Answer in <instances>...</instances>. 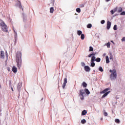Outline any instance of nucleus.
I'll list each match as a JSON object with an SVG mask.
<instances>
[{"instance_id":"nucleus-10","label":"nucleus","mask_w":125,"mask_h":125,"mask_svg":"<svg viewBox=\"0 0 125 125\" xmlns=\"http://www.w3.org/2000/svg\"><path fill=\"white\" fill-rule=\"evenodd\" d=\"M0 58H4V52L3 51H0Z\"/></svg>"},{"instance_id":"nucleus-41","label":"nucleus","mask_w":125,"mask_h":125,"mask_svg":"<svg viewBox=\"0 0 125 125\" xmlns=\"http://www.w3.org/2000/svg\"><path fill=\"white\" fill-rule=\"evenodd\" d=\"M111 42H112V43H114V41H111Z\"/></svg>"},{"instance_id":"nucleus-27","label":"nucleus","mask_w":125,"mask_h":125,"mask_svg":"<svg viewBox=\"0 0 125 125\" xmlns=\"http://www.w3.org/2000/svg\"><path fill=\"white\" fill-rule=\"evenodd\" d=\"M76 11H77V12H78V13H80L81 12V8H77L76 9Z\"/></svg>"},{"instance_id":"nucleus-4","label":"nucleus","mask_w":125,"mask_h":125,"mask_svg":"<svg viewBox=\"0 0 125 125\" xmlns=\"http://www.w3.org/2000/svg\"><path fill=\"white\" fill-rule=\"evenodd\" d=\"M101 61V59H100V58H96L95 56H93L91 59V62H94V61H96V62H100Z\"/></svg>"},{"instance_id":"nucleus-44","label":"nucleus","mask_w":125,"mask_h":125,"mask_svg":"<svg viewBox=\"0 0 125 125\" xmlns=\"http://www.w3.org/2000/svg\"><path fill=\"white\" fill-rule=\"evenodd\" d=\"M0 87H1V86L0 84Z\"/></svg>"},{"instance_id":"nucleus-21","label":"nucleus","mask_w":125,"mask_h":125,"mask_svg":"<svg viewBox=\"0 0 125 125\" xmlns=\"http://www.w3.org/2000/svg\"><path fill=\"white\" fill-rule=\"evenodd\" d=\"M54 11V8L53 7H51L50 8V13H53Z\"/></svg>"},{"instance_id":"nucleus-22","label":"nucleus","mask_w":125,"mask_h":125,"mask_svg":"<svg viewBox=\"0 0 125 125\" xmlns=\"http://www.w3.org/2000/svg\"><path fill=\"white\" fill-rule=\"evenodd\" d=\"M110 45H111V42H108L107 43V44H106L107 47L108 48H110Z\"/></svg>"},{"instance_id":"nucleus-34","label":"nucleus","mask_w":125,"mask_h":125,"mask_svg":"<svg viewBox=\"0 0 125 125\" xmlns=\"http://www.w3.org/2000/svg\"><path fill=\"white\" fill-rule=\"evenodd\" d=\"M122 42H125V37H123L122 39Z\"/></svg>"},{"instance_id":"nucleus-39","label":"nucleus","mask_w":125,"mask_h":125,"mask_svg":"<svg viewBox=\"0 0 125 125\" xmlns=\"http://www.w3.org/2000/svg\"><path fill=\"white\" fill-rule=\"evenodd\" d=\"M82 7H84V5L83 4L82 5Z\"/></svg>"},{"instance_id":"nucleus-23","label":"nucleus","mask_w":125,"mask_h":125,"mask_svg":"<svg viewBox=\"0 0 125 125\" xmlns=\"http://www.w3.org/2000/svg\"><path fill=\"white\" fill-rule=\"evenodd\" d=\"M113 29L114 30V31H117L118 30V27H117L116 24L114 25L113 27Z\"/></svg>"},{"instance_id":"nucleus-3","label":"nucleus","mask_w":125,"mask_h":125,"mask_svg":"<svg viewBox=\"0 0 125 125\" xmlns=\"http://www.w3.org/2000/svg\"><path fill=\"white\" fill-rule=\"evenodd\" d=\"M0 26L2 28V31L4 32H7V26L5 23L3 22H2L0 23Z\"/></svg>"},{"instance_id":"nucleus-42","label":"nucleus","mask_w":125,"mask_h":125,"mask_svg":"<svg viewBox=\"0 0 125 125\" xmlns=\"http://www.w3.org/2000/svg\"><path fill=\"white\" fill-rule=\"evenodd\" d=\"M110 57H113V56L111 55V56H110Z\"/></svg>"},{"instance_id":"nucleus-8","label":"nucleus","mask_w":125,"mask_h":125,"mask_svg":"<svg viewBox=\"0 0 125 125\" xmlns=\"http://www.w3.org/2000/svg\"><path fill=\"white\" fill-rule=\"evenodd\" d=\"M84 70L86 72H89L90 71V67L88 66H85Z\"/></svg>"},{"instance_id":"nucleus-17","label":"nucleus","mask_w":125,"mask_h":125,"mask_svg":"<svg viewBox=\"0 0 125 125\" xmlns=\"http://www.w3.org/2000/svg\"><path fill=\"white\" fill-rule=\"evenodd\" d=\"M82 85L83 87H86V86H87V84H86L85 82H83L82 83Z\"/></svg>"},{"instance_id":"nucleus-43","label":"nucleus","mask_w":125,"mask_h":125,"mask_svg":"<svg viewBox=\"0 0 125 125\" xmlns=\"http://www.w3.org/2000/svg\"><path fill=\"white\" fill-rule=\"evenodd\" d=\"M12 90L13 91V88H12Z\"/></svg>"},{"instance_id":"nucleus-28","label":"nucleus","mask_w":125,"mask_h":125,"mask_svg":"<svg viewBox=\"0 0 125 125\" xmlns=\"http://www.w3.org/2000/svg\"><path fill=\"white\" fill-rule=\"evenodd\" d=\"M81 40H84V34H82L81 36Z\"/></svg>"},{"instance_id":"nucleus-9","label":"nucleus","mask_w":125,"mask_h":125,"mask_svg":"<svg viewBox=\"0 0 125 125\" xmlns=\"http://www.w3.org/2000/svg\"><path fill=\"white\" fill-rule=\"evenodd\" d=\"M12 70L13 73H17V68L16 67L13 66Z\"/></svg>"},{"instance_id":"nucleus-2","label":"nucleus","mask_w":125,"mask_h":125,"mask_svg":"<svg viewBox=\"0 0 125 125\" xmlns=\"http://www.w3.org/2000/svg\"><path fill=\"white\" fill-rule=\"evenodd\" d=\"M109 72L110 73H111L110 76L111 80H115L117 79V71H116V69H114L113 70L110 69Z\"/></svg>"},{"instance_id":"nucleus-12","label":"nucleus","mask_w":125,"mask_h":125,"mask_svg":"<svg viewBox=\"0 0 125 125\" xmlns=\"http://www.w3.org/2000/svg\"><path fill=\"white\" fill-rule=\"evenodd\" d=\"M87 113V111H86V110H84L82 112V115L84 116V115H86Z\"/></svg>"},{"instance_id":"nucleus-45","label":"nucleus","mask_w":125,"mask_h":125,"mask_svg":"<svg viewBox=\"0 0 125 125\" xmlns=\"http://www.w3.org/2000/svg\"><path fill=\"white\" fill-rule=\"evenodd\" d=\"M110 59H112V58L110 57Z\"/></svg>"},{"instance_id":"nucleus-7","label":"nucleus","mask_w":125,"mask_h":125,"mask_svg":"<svg viewBox=\"0 0 125 125\" xmlns=\"http://www.w3.org/2000/svg\"><path fill=\"white\" fill-rule=\"evenodd\" d=\"M111 23L110 22V21H108L107 22V30H109L110 28H111Z\"/></svg>"},{"instance_id":"nucleus-1","label":"nucleus","mask_w":125,"mask_h":125,"mask_svg":"<svg viewBox=\"0 0 125 125\" xmlns=\"http://www.w3.org/2000/svg\"><path fill=\"white\" fill-rule=\"evenodd\" d=\"M16 62L18 69H20L22 66V53L21 51H18L16 54Z\"/></svg>"},{"instance_id":"nucleus-35","label":"nucleus","mask_w":125,"mask_h":125,"mask_svg":"<svg viewBox=\"0 0 125 125\" xmlns=\"http://www.w3.org/2000/svg\"><path fill=\"white\" fill-rule=\"evenodd\" d=\"M121 15H125V12H123L121 13Z\"/></svg>"},{"instance_id":"nucleus-37","label":"nucleus","mask_w":125,"mask_h":125,"mask_svg":"<svg viewBox=\"0 0 125 125\" xmlns=\"http://www.w3.org/2000/svg\"><path fill=\"white\" fill-rule=\"evenodd\" d=\"M14 31L15 36H17V33L16 32V31H15V30H14Z\"/></svg>"},{"instance_id":"nucleus-32","label":"nucleus","mask_w":125,"mask_h":125,"mask_svg":"<svg viewBox=\"0 0 125 125\" xmlns=\"http://www.w3.org/2000/svg\"><path fill=\"white\" fill-rule=\"evenodd\" d=\"M115 122L117 123L118 124H119V123H120V120L119 119H116L115 120Z\"/></svg>"},{"instance_id":"nucleus-29","label":"nucleus","mask_w":125,"mask_h":125,"mask_svg":"<svg viewBox=\"0 0 125 125\" xmlns=\"http://www.w3.org/2000/svg\"><path fill=\"white\" fill-rule=\"evenodd\" d=\"M99 70L100 72H103L104 70L103 68H102V67L100 66L99 68Z\"/></svg>"},{"instance_id":"nucleus-38","label":"nucleus","mask_w":125,"mask_h":125,"mask_svg":"<svg viewBox=\"0 0 125 125\" xmlns=\"http://www.w3.org/2000/svg\"><path fill=\"white\" fill-rule=\"evenodd\" d=\"M110 0H105V1L108 2V1H110Z\"/></svg>"},{"instance_id":"nucleus-16","label":"nucleus","mask_w":125,"mask_h":125,"mask_svg":"<svg viewBox=\"0 0 125 125\" xmlns=\"http://www.w3.org/2000/svg\"><path fill=\"white\" fill-rule=\"evenodd\" d=\"M110 92H106L105 93H104V95L102 96V98H104V97H106V96H107V95H108V94H109Z\"/></svg>"},{"instance_id":"nucleus-11","label":"nucleus","mask_w":125,"mask_h":125,"mask_svg":"<svg viewBox=\"0 0 125 125\" xmlns=\"http://www.w3.org/2000/svg\"><path fill=\"white\" fill-rule=\"evenodd\" d=\"M17 6L19 7V8H21L22 10H23V8H22V5H21V2H19L17 3Z\"/></svg>"},{"instance_id":"nucleus-46","label":"nucleus","mask_w":125,"mask_h":125,"mask_svg":"<svg viewBox=\"0 0 125 125\" xmlns=\"http://www.w3.org/2000/svg\"><path fill=\"white\" fill-rule=\"evenodd\" d=\"M83 65H84V63H83Z\"/></svg>"},{"instance_id":"nucleus-19","label":"nucleus","mask_w":125,"mask_h":125,"mask_svg":"<svg viewBox=\"0 0 125 125\" xmlns=\"http://www.w3.org/2000/svg\"><path fill=\"white\" fill-rule=\"evenodd\" d=\"M91 27H92V24H91V23H89L87 25V28L88 29H90V28H91Z\"/></svg>"},{"instance_id":"nucleus-26","label":"nucleus","mask_w":125,"mask_h":125,"mask_svg":"<svg viewBox=\"0 0 125 125\" xmlns=\"http://www.w3.org/2000/svg\"><path fill=\"white\" fill-rule=\"evenodd\" d=\"M81 123L82 124H85V123H86V121L85 119H83L81 121Z\"/></svg>"},{"instance_id":"nucleus-20","label":"nucleus","mask_w":125,"mask_h":125,"mask_svg":"<svg viewBox=\"0 0 125 125\" xmlns=\"http://www.w3.org/2000/svg\"><path fill=\"white\" fill-rule=\"evenodd\" d=\"M77 34H78V36H81V35H83V34H83V32H82V31H81V30H78V31H77Z\"/></svg>"},{"instance_id":"nucleus-18","label":"nucleus","mask_w":125,"mask_h":125,"mask_svg":"<svg viewBox=\"0 0 125 125\" xmlns=\"http://www.w3.org/2000/svg\"><path fill=\"white\" fill-rule=\"evenodd\" d=\"M85 92L88 95L90 94V92H89V90H88L87 88L85 89Z\"/></svg>"},{"instance_id":"nucleus-5","label":"nucleus","mask_w":125,"mask_h":125,"mask_svg":"<svg viewBox=\"0 0 125 125\" xmlns=\"http://www.w3.org/2000/svg\"><path fill=\"white\" fill-rule=\"evenodd\" d=\"M84 94V92H83V90L81 89L80 90L79 96L81 97V100H83V95Z\"/></svg>"},{"instance_id":"nucleus-13","label":"nucleus","mask_w":125,"mask_h":125,"mask_svg":"<svg viewBox=\"0 0 125 125\" xmlns=\"http://www.w3.org/2000/svg\"><path fill=\"white\" fill-rule=\"evenodd\" d=\"M108 90H110V88H107L105 89L102 92V93H106V92H107Z\"/></svg>"},{"instance_id":"nucleus-33","label":"nucleus","mask_w":125,"mask_h":125,"mask_svg":"<svg viewBox=\"0 0 125 125\" xmlns=\"http://www.w3.org/2000/svg\"><path fill=\"white\" fill-rule=\"evenodd\" d=\"M101 24H104L105 23V21L104 20H102L101 21Z\"/></svg>"},{"instance_id":"nucleus-40","label":"nucleus","mask_w":125,"mask_h":125,"mask_svg":"<svg viewBox=\"0 0 125 125\" xmlns=\"http://www.w3.org/2000/svg\"><path fill=\"white\" fill-rule=\"evenodd\" d=\"M18 87L19 88V90H20V87H19V86H18Z\"/></svg>"},{"instance_id":"nucleus-14","label":"nucleus","mask_w":125,"mask_h":125,"mask_svg":"<svg viewBox=\"0 0 125 125\" xmlns=\"http://www.w3.org/2000/svg\"><path fill=\"white\" fill-rule=\"evenodd\" d=\"M105 59H106V63H108L110 62V61H109V57H108V56H106L105 57Z\"/></svg>"},{"instance_id":"nucleus-6","label":"nucleus","mask_w":125,"mask_h":125,"mask_svg":"<svg viewBox=\"0 0 125 125\" xmlns=\"http://www.w3.org/2000/svg\"><path fill=\"white\" fill-rule=\"evenodd\" d=\"M66 84H67V78H64V82H63V85L62 86L63 89H64L65 88V87L66 86Z\"/></svg>"},{"instance_id":"nucleus-25","label":"nucleus","mask_w":125,"mask_h":125,"mask_svg":"<svg viewBox=\"0 0 125 125\" xmlns=\"http://www.w3.org/2000/svg\"><path fill=\"white\" fill-rule=\"evenodd\" d=\"M91 67H94L95 66V63L94 62H92L90 64Z\"/></svg>"},{"instance_id":"nucleus-36","label":"nucleus","mask_w":125,"mask_h":125,"mask_svg":"<svg viewBox=\"0 0 125 125\" xmlns=\"http://www.w3.org/2000/svg\"><path fill=\"white\" fill-rule=\"evenodd\" d=\"M110 13H111V14H114V10H112L110 11Z\"/></svg>"},{"instance_id":"nucleus-31","label":"nucleus","mask_w":125,"mask_h":125,"mask_svg":"<svg viewBox=\"0 0 125 125\" xmlns=\"http://www.w3.org/2000/svg\"><path fill=\"white\" fill-rule=\"evenodd\" d=\"M104 115L105 117H107L108 116V113L106 112H105V110H104Z\"/></svg>"},{"instance_id":"nucleus-24","label":"nucleus","mask_w":125,"mask_h":125,"mask_svg":"<svg viewBox=\"0 0 125 125\" xmlns=\"http://www.w3.org/2000/svg\"><path fill=\"white\" fill-rule=\"evenodd\" d=\"M122 11H123V8H122V7H119L118 8V12H122Z\"/></svg>"},{"instance_id":"nucleus-30","label":"nucleus","mask_w":125,"mask_h":125,"mask_svg":"<svg viewBox=\"0 0 125 125\" xmlns=\"http://www.w3.org/2000/svg\"><path fill=\"white\" fill-rule=\"evenodd\" d=\"M89 51H93V47L90 46Z\"/></svg>"},{"instance_id":"nucleus-15","label":"nucleus","mask_w":125,"mask_h":125,"mask_svg":"<svg viewBox=\"0 0 125 125\" xmlns=\"http://www.w3.org/2000/svg\"><path fill=\"white\" fill-rule=\"evenodd\" d=\"M96 53H93L88 55V57H91V56H95Z\"/></svg>"}]
</instances>
